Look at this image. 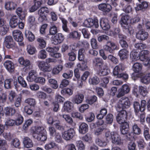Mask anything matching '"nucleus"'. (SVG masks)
<instances>
[{
  "label": "nucleus",
  "mask_w": 150,
  "mask_h": 150,
  "mask_svg": "<svg viewBox=\"0 0 150 150\" xmlns=\"http://www.w3.org/2000/svg\"><path fill=\"white\" fill-rule=\"evenodd\" d=\"M130 105V103L128 98L123 97L119 100L116 106V109L119 112L116 117L117 122L121 125L120 130L122 134H127V136L129 135L128 137L130 138V133H128L129 130V125L126 122L127 119V113L123 109L125 108H128Z\"/></svg>",
  "instance_id": "f257e3e1"
},
{
  "label": "nucleus",
  "mask_w": 150,
  "mask_h": 150,
  "mask_svg": "<svg viewBox=\"0 0 150 150\" xmlns=\"http://www.w3.org/2000/svg\"><path fill=\"white\" fill-rule=\"evenodd\" d=\"M33 133V137L42 142L47 140V132L42 127H35Z\"/></svg>",
  "instance_id": "f03ea898"
},
{
  "label": "nucleus",
  "mask_w": 150,
  "mask_h": 150,
  "mask_svg": "<svg viewBox=\"0 0 150 150\" xmlns=\"http://www.w3.org/2000/svg\"><path fill=\"white\" fill-rule=\"evenodd\" d=\"M107 139H111L112 143L117 145L122 144V141L118 133L117 132L108 131L105 134Z\"/></svg>",
  "instance_id": "7ed1b4c3"
},
{
  "label": "nucleus",
  "mask_w": 150,
  "mask_h": 150,
  "mask_svg": "<svg viewBox=\"0 0 150 150\" xmlns=\"http://www.w3.org/2000/svg\"><path fill=\"white\" fill-rule=\"evenodd\" d=\"M75 134V132L73 128L64 131L62 133V137L64 140L69 141L72 139Z\"/></svg>",
  "instance_id": "20e7f679"
},
{
  "label": "nucleus",
  "mask_w": 150,
  "mask_h": 150,
  "mask_svg": "<svg viewBox=\"0 0 150 150\" xmlns=\"http://www.w3.org/2000/svg\"><path fill=\"white\" fill-rule=\"evenodd\" d=\"M83 24L87 27L98 28L99 27L98 20L96 18H88L85 21Z\"/></svg>",
  "instance_id": "39448f33"
},
{
  "label": "nucleus",
  "mask_w": 150,
  "mask_h": 150,
  "mask_svg": "<svg viewBox=\"0 0 150 150\" xmlns=\"http://www.w3.org/2000/svg\"><path fill=\"white\" fill-rule=\"evenodd\" d=\"M49 11L48 8L46 7H41L38 11V14L40 16L39 19L40 21H42L47 20L46 13H48Z\"/></svg>",
  "instance_id": "423d86ee"
},
{
  "label": "nucleus",
  "mask_w": 150,
  "mask_h": 150,
  "mask_svg": "<svg viewBox=\"0 0 150 150\" xmlns=\"http://www.w3.org/2000/svg\"><path fill=\"white\" fill-rule=\"evenodd\" d=\"M38 67L40 70L44 72H49L52 70L50 65L44 61L38 62Z\"/></svg>",
  "instance_id": "0eeeda50"
},
{
  "label": "nucleus",
  "mask_w": 150,
  "mask_h": 150,
  "mask_svg": "<svg viewBox=\"0 0 150 150\" xmlns=\"http://www.w3.org/2000/svg\"><path fill=\"white\" fill-rule=\"evenodd\" d=\"M64 39L63 35L62 33H58L52 37L51 42L54 45H57L62 43Z\"/></svg>",
  "instance_id": "6e6552de"
},
{
  "label": "nucleus",
  "mask_w": 150,
  "mask_h": 150,
  "mask_svg": "<svg viewBox=\"0 0 150 150\" xmlns=\"http://www.w3.org/2000/svg\"><path fill=\"white\" fill-rule=\"evenodd\" d=\"M98 7L99 10L105 13L109 12L112 9V6L110 4L104 3L99 4Z\"/></svg>",
  "instance_id": "1a4fd4ad"
},
{
  "label": "nucleus",
  "mask_w": 150,
  "mask_h": 150,
  "mask_svg": "<svg viewBox=\"0 0 150 150\" xmlns=\"http://www.w3.org/2000/svg\"><path fill=\"white\" fill-rule=\"evenodd\" d=\"M84 99V95L81 93H79L72 97L71 101L74 103L78 105L81 103Z\"/></svg>",
  "instance_id": "9d476101"
},
{
  "label": "nucleus",
  "mask_w": 150,
  "mask_h": 150,
  "mask_svg": "<svg viewBox=\"0 0 150 150\" xmlns=\"http://www.w3.org/2000/svg\"><path fill=\"white\" fill-rule=\"evenodd\" d=\"M124 69L123 66L122 64H119L114 68L113 70V74L117 78H120L121 76V74Z\"/></svg>",
  "instance_id": "9b49d317"
},
{
  "label": "nucleus",
  "mask_w": 150,
  "mask_h": 150,
  "mask_svg": "<svg viewBox=\"0 0 150 150\" xmlns=\"http://www.w3.org/2000/svg\"><path fill=\"white\" fill-rule=\"evenodd\" d=\"M38 75V73L36 70H32L29 72L27 80L29 82H34Z\"/></svg>",
  "instance_id": "f8f14e48"
},
{
  "label": "nucleus",
  "mask_w": 150,
  "mask_h": 150,
  "mask_svg": "<svg viewBox=\"0 0 150 150\" xmlns=\"http://www.w3.org/2000/svg\"><path fill=\"white\" fill-rule=\"evenodd\" d=\"M130 91L129 88L127 84L123 85L118 91V93L117 95L118 97L124 96L125 94L129 92Z\"/></svg>",
  "instance_id": "ddd939ff"
},
{
  "label": "nucleus",
  "mask_w": 150,
  "mask_h": 150,
  "mask_svg": "<svg viewBox=\"0 0 150 150\" xmlns=\"http://www.w3.org/2000/svg\"><path fill=\"white\" fill-rule=\"evenodd\" d=\"M103 47L105 50L110 53H112L114 50L116 49L117 46L114 43L108 41L107 42V44L105 45Z\"/></svg>",
  "instance_id": "4468645a"
},
{
  "label": "nucleus",
  "mask_w": 150,
  "mask_h": 150,
  "mask_svg": "<svg viewBox=\"0 0 150 150\" xmlns=\"http://www.w3.org/2000/svg\"><path fill=\"white\" fill-rule=\"evenodd\" d=\"M14 39L17 42L23 41V35L21 32L19 30H15L13 32Z\"/></svg>",
  "instance_id": "2eb2a0df"
},
{
  "label": "nucleus",
  "mask_w": 150,
  "mask_h": 150,
  "mask_svg": "<svg viewBox=\"0 0 150 150\" xmlns=\"http://www.w3.org/2000/svg\"><path fill=\"white\" fill-rule=\"evenodd\" d=\"M100 25L102 29L104 30H107L110 28L108 20L105 18H102L100 21Z\"/></svg>",
  "instance_id": "dca6fc26"
},
{
  "label": "nucleus",
  "mask_w": 150,
  "mask_h": 150,
  "mask_svg": "<svg viewBox=\"0 0 150 150\" xmlns=\"http://www.w3.org/2000/svg\"><path fill=\"white\" fill-rule=\"evenodd\" d=\"M148 36V33L143 30L139 31L136 35L137 38L142 40H144L146 39Z\"/></svg>",
  "instance_id": "f3484780"
},
{
  "label": "nucleus",
  "mask_w": 150,
  "mask_h": 150,
  "mask_svg": "<svg viewBox=\"0 0 150 150\" xmlns=\"http://www.w3.org/2000/svg\"><path fill=\"white\" fill-rule=\"evenodd\" d=\"M120 23L122 27H126L129 23H130L129 17L126 15L123 16L121 18Z\"/></svg>",
  "instance_id": "a211bd4d"
},
{
  "label": "nucleus",
  "mask_w": 150,
  "mask_h": 150,
  "mask_svg": "<svg viewBox=\"0 0 150 150\" xmlns=\"http://www.w3.org/2000/svg\"><path fill=\"white\" fill-rule=\"evenodd\" d=\"M16 13L21 20H23L25 18L27 14V10H23L21 7L18 8L16 10Z\"/></svg>",
  "instance_id": "6ab92c4d"
},
{
  "label": "nucleus",
  "mask_w": 150,
  "mask_h": 150,
  "mask_svg": "<svg viewBox=\"0 0 150 150\" xmlns=\"http://www.w3.org/2000/svg\"><path fill=\"white\" fill-rule=\"evenodd\" d=\"M63 108L64 111L69 112L73 110L74 105L72 102L67 101L64 103Z\"/></svg>",
  "instance_id": "aec40b11"
},
{
  "label": "nucleus",
  "mask_w": 150,
  "mask_h": 150,
  "mask_svg": "<svg viewBox=\"0 0 150 150\" xmlns=\"http://www.w3.org/2000/svg\"><path fill=\"white\" fill-rule=\"evenodd\" d=\"M18 62L22 66L25 67H28L30 65V61L28 59H25L23 57H19L18 59Z\"/></svg>",
  "instance_id": "412c9836"
},
{
  "label": "nucleus",
  "mask_w": 150,
  "mask_h": 150,
  "mask_svg": "<svg viewBox=\"0 0 150 150\" xmlns=\"http://www.w3.org/2000/svg\"><path fill=\"white\" fill-rule=\"evenodd\" d=\"M23 143L24 147L26 148H30L32 147L33 146V143L32 140L27 137L23 138Z\"/></svg>",
  "instance_id": "4be33fe9"
},
{
  "label": "nucleus",
  "mask_w": 150,
  "mask_h": 150,
  "mask_svg": "<svg viewBox=\"0 0 150 150\" xmlns=\"http://www.w3.org/2000/svg\"><path fill=\"white\" fill-rule=\"evenodd\" d=\"M19 19L16 16H13L11 18L10 22V26L12 28H14L18 25Z\"/></svg>",
  "instance_id": "5701e85b"
},
{
  "label": "nucleus",
  "mask_w": 150,
  "mask_h": 150,
  "mask_svg": "<svg viewBox=\"0 0 150 150\" xmlns=\"http://www.w3.org/2000/svg\"><path fill=\"white\" fill-rule=\"evenodd\" d=\"M150 6V4L149 3L146 1H144L141 4L137 5V7L135 8V10L136 11L142 10H145Z\"/></svg>",
  "instance_id": "b1692460"
},
{
  "label": "nucleus",
  "mask_w": 150,
  "mask_h": 150,
  "mask_svg": "<svg viewBox=\"0 0 150 150\" xmlns=\"http://www.w3.org/2000/svg\"><path fill=\"white\" fill-rule=\"evenodd\" d=\"M43 0L41 1H37L35 2L33 5L32 6L29 8L30 12H33L36 11L43 3Z\"/></svg>",
  "instance_id": "393cba45"
},
{
  "label": "nucleus",
  "mask_w": 150,
  "mask_h": 150,
  "mask_svg": "<svg viewBox=\"0 0 150 150\" xmlns=\"http://www.w3.org/2000/svg\"><path fill=\"white\" fill-rule=\"evenodd\" d=\"M88 128L87 124L85 123H82L79 126V132L81 134H84L88 131Z\"/></svg>",
  "instance_id": "a878e982"
},
{
  "label": "nucleus",
  "mask_w": 150,
  "mask_h": 150,
  "mask_svg": "<svg viewBox=\"0 0 150 150\" xmlns=\"http://www.w3.org/2000/svg\"><path fill=\"white\" fill-rule=\"evenodd\" d=\"M118 55L121 60L127 59L129 55V52L126 50H121L118 52Z\"/></svg>",
  "instance_id": "bb28decb"
},
{
  "label": "nucleus",
  "mask_w": 150,
  "mask_h": 150,
  "mask_svg": "<svg viewBox=\"0 0 150 150\" xmlns=\"http://www.w3.org/2000/svg\"><path fill=\"white\" fill-rule=\"evenodd\" d=\"M130 57L132 62L136 61L139 59L140 60L139 53L135 50L132 51L131 52Z\"/></svg>",
  "instance_id": "cd10ccee"
},
{
  "label": "nucleus",
  "mask_w": 150,
  "mask_h": 150,
  "mask_svg": "<svg viewBox=\"0 0 150 150\" xmlns=\"http://www.w3.org/2000/svg\"><path fill=\"white\" fill-rule=\"evenodd\" d=\"M16 112L15 110L10 107H5L4 110V112L6 115L12 116Z\"/></svg>",
  "instance_id": "c85d7f7f"
},
{
  "label": "nucleus",
  "mask_w": 150,
  "mask_h": 150,
  "mask_svg": "<svg viewBox=\"0 0 150 150\" xmlns=\"http://www.w3.org/2000/svg\"><path fill=\"white\" fill-rule=\"evenodd\" d=\"M109 72L110 70L106 65H102L99 70V74L101 75H106Z\"/></svg>",
  "instance_id": "c756f323"
},
{
  "label": "nucleus",
  "mask_w": 150,
  "mask_h": 150,
  "mask_svg": "<svg viewBox=\"0 0 150 150\" xmlns=\"http://www.w3.org/2000/svg\"><path fill=\"white\" fill-rule=\"evenodd\" d=\"M25 35L26 38L30 42H33L35 39V35L30 31L26 30L25 31Z\"/></svg>",
  "instance_id": "7c9ffc66"
},
{
  "label": "nucleus",
  "mask_w": 150,
  "mask_h": 150,
  "mask_svg": "<svg viewBox=\"0 0 150 150\" xmlns=\"http://www.w3.org/2000/svg\"><path fill=\"white\" fill-rule=\"evenodd\" d=\"M4 65L5 67L9 72H12L13 71V64L11 61L7 60L4 62Z\"/></svg>",
  "instance_id": "2f4dec72"
},
{
  "label": "nucleus",
  "mask_w": 150,
  "mask_h": 150,
  "mask_svg": "<svg viewBox=\"0 0 150 150\" xmlns=\"http://www.w3.org/2000/svg\"><path fill=\"white\" fill-rule=\"evenodd\" d=\"M63 67L61 64H58L54 67L52 69V73L53 75H57L62 70Z\"/></svg>",
  "instance_id": "473e14b6"
},
{
  "label": "nucleus",
  "mask_w": 150,
  "mask_h": 150,
  "mask_svg": "<svg viewBox=\"0 0 150 150\" xmlns=\"http://www.w3.org/2000/svg\"><path fill=\"white\" fill-rule=\"evenodd\" d=\"M16 4L12 1L6 2L5 5V8L7 10L14 9L16 8Z\"/></svg>",
  "instance_id": "72a5a7b5"
},
{
  "label": "nucleus",
  "mask_w": 150,
  "mask_h": 150,
  "mask_svg": "<svg viewBox=\"0 0 150 150\" xmlns=\"http://www.w3.org/2000/svg\"><path fill=\"white\" fill-rule=\"evenodd\" d=\"M26 50L27 52L30 55L34 54L36 51L35 47L34 46L30 44L27 45Z\"/></svg>",
  "instance_id": "f704fd0d"
},
{
  "label": "nucleus",
  "mask_w": 150,
  "mask_h": 150,
  "mask_svg": "<svg viewBox=\"0 0 150 150\" xmlns=\"http://www.w3.org/2000/svg\"><path fill=\"white\" fill-rule=\"evenodd\" d=\"M49 85L50 86L54 89H57L58 87L57 82L55 79H50L48 80Z\"/></svg>",
  "instance_id": "c9c22d12"
},
{
  "label": "nucleus",
  "mask_w": 150,
  "mask_h": 150,
  "mask_svg": "<svg viewBox=\"0 0 150 150\" xmlns=\"http://www.w3.org/2000/svg\"><path fill=\"white\" fill-rule=\"evenodd\" d=\"M103 63V60L98 57L95 58L93 61V64L95 66L100 67Z\"/></svg>",
  "instance_id": "e433bc0d"
},
{
  "label": "nucleus",
  "mask_w": 150,
  "mask_h": 150,
  "mask_svg": "<svg viewBox=\"0 0 150 150\" xmlns=\"http://www.w3.org/2000/svg\"><path fill=\"white\" fill-rule=\"evenodd\" d=\"M149 52L147 50L142 51L139 53L140 60L142 61H145L147 58V55L149 54Z\"/></svg>",
  "instance_id": "4c0bfd02"
},
{
  "label": "nucleus",
  "mask_w": 150,
  "mask_h": 150,
  "mask_svg": "<svg viewBox=\"0 0 150 150\" xmlns=\"http://www.w3.org/2000/svg\"><path fill=\"white\" fill-rule=\"evenodd\" d=\"M88 81L90 84L96 85L100 82V80L97 76H95L90 78Z\"/></svg>",
  "instance_id": "58836bf2"
},
{
  "label": "nucleus",
  "mask_w": 150,
  "mask_h": 150,
  "mask_svg": "<svg viewBox=\"0 0 150 150\" xmlns=\"http://www.w3.org/2000/svg\"><path fill=\"white\" fill-rule=\"evenodd\" d=\"M81 36L80 33L77 31H74L70 33L68 35L69 38L74 39H79Z\"/></svg>",
  "instance_id": "ea45409f"
},
{
  "label": "nucleus",
  "mask_w": 150,
  "mask_h": 150,
  "mask_svg": "<svg viewBox=\"0 0 150 150\" xmlns=\"http://www.w3.org/2000/svg\"><path fill=\"white\" fill-rule=\"evenodd\" d=\"M39 47L41 48H45L46 45V43L45 40L42 37L38 38L37 39Z\"/></svg>",
  "instance_id": "a19ab883"
},
{
  "label": "nucleus",
  "mask_w": 150,
  "mask_h": 150,
  "mask_svg": "<svg viewBox=\"0 0 150 150\" xmlns=\"http://www.w3.org/2000/svg\"><path fill=\"white\" fill-rule=\"evenodd\" d=\"M142 69V65L140 63L136 62L134 63L133 66V71L136 73L139 72L141 71Z\"/></svg>",
  "instance_id": "79ce46f5"
},
{
  "label": "nucleus",
  "mask_w": 150,
  "mask_h": 150,
  "mask_svg": "<svg viewBox=\"0 0 150 150\" xmlns=\"http://www.w3.org/2000/svg\"><path fill=\"white\" fill-rule=\"evenodd\" d=\"M132 128V131L134 134L139 135L141 133V129L137 124H134L133 125Z\"/></svg>",
  "instance_id": "37998d69"
},
{
  "label": "nucleus",
  "mask_w": 150,
  "mask_h": 150,
  "mask_svg": "<svg viewBox=\"0 0 150 150\" xmlns=\"http://www.w3.org/2000/svg\"><path fill=\"white\" fill-rule=\"evenodd\" d=\"M47 56V52L45 50H42L39 52L38 57L39 59H44L46 58Z\"/></svg>",
  "instance_id": "c03bdc74"
},
{
  "label": "nucleus",
  "mask_w": 150,
  "mask_h": 150,
  "mask_svg": "<svg viewBox=\"0 0 150 150\" xmlns=\"http://www.w3.org/2000/svg\"><path fill=\"white\" fill-rule=\"evenodd\" d=\"M23 117L20 115H18L16 120H14L15 125L17 126L21 125L23 122Z\"/></svg>",
  "instance_id": "a18cd8bd"
},
{
  "label": "nucleus",
  "mask_w": 150,
  "mask_h": 150,
  "mask_svg": "<svg viewBox=\"0 0 150 150\" xmlns=\"http://www.w3.org/2000/svg\"><path fill=\"white\" fill-rule=\"evenodd\" d=\"M57 145L54 142H51L49 143L46 144L44 148L46 150H49L56 146Z\"/></svg>",
  "instance_id": "49530a36"
},
{
  "label": "nucleus",
  "mask_w": 150,
  "mask_h": 150,
  "mask_svg": "<svg viewBox=\"0 0 150 150\" xmlns=\"http://www.w3.org/2000/svg\"><path fill=\"white\" fill-rule=\"evenodd\" d=\"M60 19L62 23V28L63 30L66 32H68V29L67 27V21L65 18H60Z\"/></svg>",
  "instance_id": "de8ad7c7"
},
{
  "label": "nucleus",
  "mask_w": 150,
  "mask_h": 150,
  "mask_svg": "<svg viewBox=\"0 0 150 150\" xmlns=\"http://www.w3.org/2000/svg\"><path fill=\"white\" fill-rule=\"evenodd\" d=\"M73 90L69 88H65L62 89L61 91V93L63 95L66 94L71 96L73 94Z\"/></svg>",
  "instance_id": "09e8293b"
},
{
  "label": "nucleus",
  "mask_w": 150,
  "mask_h": 150,
  "mask_svg": "<svg viewBox=\"0 0 150 150\" xmlns=\"http://www.w3.org/2000/svg\"><path fill=\"white\" fill-rule=\"evenodd\" d=\"M32 123L33 121L30 119L25 121L23 126V129L24 130H27L29 126H30Z\"/></svg>",
  "instance_id": "8fccbe9b"
},
{
  "label": "nucleus",
  "mask_w": 150,
  "mask_h": 150,
  "mask_svg": "<svg viewBox=\"0 0 150 150\" xmlns=\"http://www.w3.org/2000/svg\"><path fill=\"white\" fill-rule=\"evenodd\" d=\"M76 146L79 150H84L85 145L81 140L77 141L76 142Z\"/></svg>",
  "instance_id": "3c124183"
},
{
  "label": "nucleus",
  "mask_w": 150,
  "mask_h": 150,
  "mask_svg": "<svg viewBox=\"0 0 150 150\" xmlns=\"http://www.w3.org/2000/svg\"><path fill=\"white\" fill-rule=\"evenodd\" d=\"M87 64L86 61H83L82 62L81 64H77V67L79 68L80 70L84 71L87 68Z\"/></svg>",
  "instance_id": "603ef678"
},
{
  "label": "nucleus",
  "mask_w": 150,
  "mask_h": 150,
  "mask_svg": "<svg viewBox=\"0 0 150 150\" xmlns=\"http://www.w3.org/2000/svg\"><path fill=\"white\" fill-rule=\"evenodd\" d=\"M141 82L144 83H148L150 82V73L146 74L141 79Z\"/></svg>",
  "instance_id": "864d4df0"
},
{
  "label": "nucleus",
  "mask_w": 150,
  "mask_h": 150,
  "mask_svg": "<svg viewBox=\"0 0 150 150\" xmlns=\"http://www.w3.org/2000/svg\"><path fill=\"white\" fill-rule=\"evenodd\" d=\"M137 143L139 149H143L145 145V143L143 139H139L137 141Z\"/></svg>",
  "instance_id": "5fc2aeb1"
},
{
  "label": "nucleus",
  "mask_w": 150,
  "mask_h": 150,
  "mask_svg": "<svg viewBox=\"0 0 150 150\" xmlns=\"http://www.w3.org/2000/svg\"><path fill=\"white\" fill-rule=\"evenodd\" d=\"M84 50L83 49H80L78 52V59L79 61H83L84 58Z\"/></svg>",
  "instance_id": "6e6d98bb"
},
{
  "label": "nucleus",
  "mask_w": 150,
  "mask_h": 150,
  "mask_svg": "<svg viewBox=\"0 0 150 150\" xmlns=\"http://www.w3.org/2000/svg\"><path fill=\"white\" fill-rule=\"evenodd\" d=\"M13 81L12 79H6L4 81V86L6 88L9 89L11 88V84Z\"/></svg>",
  "instance_id": "4d7b16f0"
},
{
  "label": "nucleus",
  "mask_w": 150,
  "mask_h": 150,
  "mask_svg": "<svg viewBox=\"0 0 150 150\" xmlns=\"http://www.w3.org/2000/svg\"><path fill=\"white\" fill-rule=\"evenodd\" d=\"M46 51L50 53L51 55L54 53L57 52L58 50V48L56 47H47L46 48Z\"/></svg>",
  "instance_id": "13d9d810"
},
{
  "label": "nucleus",
  "mask_w": 150,
  "mask_h": 150,
  "mask_svg": "<svg viewBox=\"0 0 150 150\" xmlns=\"http://www.w3.org/2000/svg\"><path fill=\"white\" fill-rule=\"evenodd\" d=\"M63 118L65 121L69 124H71L73 122L72 118L68 115L64 114L62 115Z\"/></svg>",
  "instance_id": "bf43d9fd"
},
{
  "label": "nucleus",
  "mask_w": 150,
  "mask_h": 150,
  "mask_svg": "<svg viewBox=\"0 0 150 150\" xmlns=\"http://www.w3.org/2000/svg\"><path fill=\"white\" fill-rule=\"evenodd\" d=\"M113 116L112 114H108L105 118V121L108 124H111L113 121Z\"/></svg>",
  "instance_id": "052dcab7"
},
{
  "label": "nucleus",
  "mask_w": 150,
  "mask_h": 150,
  "mask_svg": "<svg viewBox=\"0 0 150 150\" xmlns=\"http://www.w3.org/2000/svg\"><path fill=\"white\" fill-rule=\"evenodd\" d=\"M20 143L19 140L17 138H16L12 140L11 142V145L14 147L17 148L19 146Z\"/></svg>",
  "instance_id": "680f3d73"
},
{
  "label": "nucleus",
  "mask_w": 150,
  "mask_h": 150,
  "mask_svg": "<svg viewBox=\"0 0 150 150\" xmlns=\"http://www.w3.org/2000/svg\"><path fill=\"white\" fill-rule=\"evenodd\" d=\"M97 100V97L95 96L91 97L89 99L86 100V102L90 105H92Z\"/></svg>",
  "instance_id": "e2e57ef3"
},
{
  "label": "nucleus",
  "mask_w": 150,
  "mask_h": 150,
  "mask_svg": "<svg viewBox=\"0 0 150 150\" xmlns=\"http://www.w3.org/2000/svg\"><path fill=\"white\" fill-rule=\"evenodd\" d=\"M34 82L36 83H39L41 84H44L45 82V80L43 77H38V76Z\"/></svg>",
  "instance_id": "0e129e2a"
},
{
  "label": "nucleus",
  "mask_w": 150,
  "mask_h": 150,
  "mask_svg": "<svg viewBox=\"0 0 150 150\" xmlns=\"http://www.w3.org/2000/svg\"><path fill=\"white\" fill-rule=\"evenodd\" d=\"M0 30V33L2 35L6 34L8 30V25H5L2 26Z\"/></svg>",
  "instance_id": "69168bd1"
},
{
  "label": "nucleus",
  "mask_w": 150,
  "mask_h": 150,
  "mask_svg": "<svg viewBox=\"0 0 150 150\" xmlns=\"http://www.w3.org/2000/svg\"><path fill=\"white\" fill-rule=\"evenodd\" d=\"M25 102L32 106H34L36 104L35 99L31 98H29L25 100Z\"/></svg>",
  "instance_id": "338daca9"
},
{
  "label": "nucleus",
  "mask_w": 150,
  "mask_h": 150,
  "mask_svg": "<svg viewBox=\"0 0 150 150\" xmlns=\"http://www.w3.org/2000/svg\"><path fill=\"white\" fill-rule=\"evenodd\" d=\"M82 33L84 38L88 39L90 36V34L87 29L83 28L81 30Z\"/></svg>",
  "instance_id": "774afa93"
}]
</instances>
